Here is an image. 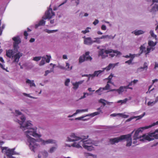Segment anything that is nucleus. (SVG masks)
Returning <instances> with one entry per match:
<instances>
[{"instance_id":"1","label":"nucleus","mask_w":158,"mask_h":158,"mask_svg":"<svg viewBox=\"0 0 158 158\" xmlns=\"http://www.w3.org/2000/svg\"><path fill=\"white\" fill-rule=\"evenodd\" d=\"M21 119L22 122L18 120L19 121L18 123L20 125V128L23 131L28 130L25 132L28 138V142L29 143V147L32 151L35 152V149L39 146V145L36 143L37 141L35 139L30 137L29 135H32L35 137L38 138L40 137L41 135L36 133L37 128L36 127L34 128L32 127V125L29 122V121H28L24 125H23V123L26 120L25 117L24 115L21 116Z\"/></svg>"},{"instance_id":"2","label":"nucleus","mask_w":158,"mask_h":158,"mask_svg":"<svg viewBox=\"0 0 158 158\" xmlns=\"http://www.w3.org/2000/svg\"><path fill=\"white\" fill-rule=\"evenodd\" d=\"M71 138L69 137H68V140L69 141H75L79 140L80 139H81L80 142H74L72 145V146L75 147L77 148H81L82 145L83 147H85L88 145H90L93 144V141L90 139H89L86 140H84L87 139L89 136H82L81 137H79L76 136L74 133H72L70 135Z\"/></svg>"},{"instance_id":"3","label":"nucleus","mask_w":158,"mask_h":158,"mask_svg":"<svg viewBox=\"0 0 158 158\" xmlns=\"http://www.w3.org/2000/svg\"><path fill=\"white\" fill-rule=\"evenodd\" d=\"M134 131H133L131 134L123 135L120 136L119 137L111 138L109 139V142L111 144H114L115 143H117L120 142L122 141L124 139H128L131 136V134H132Z\"/></svg>"},{"instance_id":"4","label":"nucleus","mask_w":158,"mask_h":158,"mask_svg":"<svg viewBox=\"0 0 158 158\" xmlns=\"http://www.w3.org/2000/svg\"><path fill=\"white\" fill-rule=\"evenodd\" d=\"M112 52L116 54L117 55L121 54L120 52L116 50H113L111 49L105 50L102 49L99 52L98 55L99 56H101L102 58H105L108 56L107 54Z\"/></svg>"},{"instance_id":"5","label":"nucleus","mask_w":158,"mask_h":158,"mask_svg":"<svg viewBox=\"0 0 158 158\" xmlns=\"http://www.w3.org/2000/svg\"><path fill=\"white\" fill-rule=\"evenodd\" d=\"M151 127V126H146L144 127L139 128L135 131L134 135L133 136V138H134L135 139H140L139 140L141 141H144L146 139H144L143 140H140V139H143L144 138L143 137V136H139V134L140 132H142L143 130L148 129Z\"/></svg>"},{"instance_id":"6","label":"nucleus","mask_w":158,"mask_h":158,"mask_svg":"<svg viewBox=\"0 0 158 158\" xmlns=\"http://www.w3.org/2000/svg\"><path fill=\"white\" fill-rule=\"evenodd\" d=\"M15 149V148L8 149V148L7 147H2V152H4V150L6 151L5 152L8 158H14L12 156L15 154L14 152Z\"/></svg>"},{"instance_id":"7","label":"nucleus","mask_w":158,"mask_h":158,"mask_svg":"<svg viewBox=\"0 0 158 158\" xmlns=\"http://www.w3.org/2000/svg\"><path fill=\"white\" fill-rule=\"evenodd\" d=\"M156 133L153 132L148 134V135H143V137L144 138L142 139H140V140H143L144 139L146 140L150 141L153 140L155 139H158V134H155Z\"/></svg>"},{"instance_id":"8","label":"nucleus","mask_w":158,"mask_h":158,"mask_svg":"<svg viewBox=\"0 0 158 158\" xmlns=\"http://www.w3.org/2000/svg\"><path fill=\"white\" fill-rule=\"evenodd\" d=\"M89 52H86L85 54L81 56L79 59V62L81 63L84 62L85 60L86 61H91L92 60V58L89 56Z\"/></svg>"},{"instance_id":"9","label":"nucleus","mask_w":158,"mask_h":158,"mask_svg":"<svg viewBox=\"0 0 158 158\" xmlns=\"http://www.w3.org/2000/svg\"><path fill=\"white\" fill-rule=\"evenodd\" d=\"M55 15V13L52 11V9L51 8H49L45 12V17H43V19H50Z\"/></svg>"},{"instance_id":"10","label":"nucleus","mask_w":158,"mask_h":158,"mask_svg":"<svg viewBox=\"0 0 158 158\" xmlns=\"http://www.w3.org/2000/svg\"><path fill=\"white\" fill-rule=\"evenodd\" d=\"M46 56L47 59H46L45 57L44 56L42 57V59L39 64L40 66H42L44 64H45V61L47 63H49L50 62L51 58V56L48 55H46Z\"/></svg>"},{"instance_id":"11","label":"nucleus","mask_w":158,"mask_h":158,"mask_svg":"<svg viewBox=\"0 0 158 158\" xmlns=\"http://www.w3.org/2000/svg\"><path fill=\"white\" fill-rule=\"evenodd\" d=\"M12 39L14 41L13 47L15 49L18 47V44L21 42L20 39L19 37H14Z\"/></svg>"},{"instance_id":"12","label":"nucleus","mask_w":158,"mask_h":158,"mask_svg":"<svg viewBox=\"0 0 158 158\" xmlns=\"http://www.w3.org/2000/svg\"><path fill=\"white\" fill-rule=\"evenodd\" d=\"M103 71L104 70H99L98 71H96L94 72V73L93 74H90L89 75H84L82 76L88 77V76L89 77H92L93 78L95 76H98L100 74L102 73Z\"/></svg>"},{"instance_id":"13","label":"nucleus","mask_w":158,"mask_h":158,"mask_svg":"<svg viewBox=\"0 0 158 158\" xmlns=\"http://www.w3.org/2000/svg\"><path fill=\"white\" fill-rule=\"evenodd\" d=\"M23 55V53L19 52L13 56L14 60L13 62L18 63L19 59Z\"/></svg>"},{"instance_id":"14","label":"nucleus","mask_w":158,"mask_h":158,"mask_svg":"<svg viewBox=\"0 0 158 158\" xmlns=\"http://www.w3.org/2000/svg\"><path fill=\"white\" fill-rule=\"evenodd\" d=\"M41 141L42 142V143L43 145H45L46 144L51 143H56V141L55 140H53L52 139H49L47 140H44L41 139Z\"/></svg>"},{"instance_id":"15","label":"nucleus","mask_w":158,"mask_h":158,"mask_svg":"<svg viewBox=\"0 0 158 158\" xmlns=\"http://www.w3.org/2000/svg\"><path fill=\"white\" fill-rule=\"evenodd\" d=\"M110 87V85H109V84L108 83H107L105 87L100 88L98 90L96 91V93H98L100 91L102 92L104 90H108L109 89Z\"/></svg>"},{"instance_id":"16","label":"nucleus","mask_w":158,"mask_h":158,"mask_svg":"<svg viewBox=\"0 0 158 158\" xmlns=\"http://www.w3.org/2000/svg\"><path fill=\"white\" fill-rule=\"evenodd\" d=\"M124 90L123 86H120L118 89H112L110 90L111 91H116L118 94H120Z\"/></svg>"},{"instance_id":"17","label":"nucleus","mask_w":158,"mask_h":158,"mask_svg":"<svg viewBox=\"0 0 158 158\" xmlns=\"http://www.w3.org/2000/svg\"><path fill=\"white\" fill-rule=\"evenodd\" d=\"M84 44L87 45H90L92 44L93 41H92L91 38L90 37H88L85 38L84 40Z\"/></svg>"},{"instance_id":"18","label":"nucleus","mask_w":158,"mask_h":158,"mask_svg":"<svg viewBox=\"0 0 158 158\" xmlns=\"http://www.w3.org/2000/svg\"><path fill=\"white\" fill-rule=\"evenodd\" d=\"M13 55L14 52L12 50H9L6 51V55L9 58L13 57Z\"/></svg>"},{"instance_id":"19","label":"nucleus","mask_w":158,"mask_h":158,"mask_svg":"<svg viewBox=\"0 0 158 158\" xmlns=\"http://www.w3.org/2000/svg\"><path fill=\"white\" fill-rule=\"evenodd\" d=\"M45 21L44 20V19H42L41 20L38 24L35 25V28H37L40 26L44 25L45 24Z\"/></svg>"},{"instance_id":"20","label":"nucleus","mask_w":158,"mask_h":158,"mask_svg":"<svg viewBox=\"0 0 158 158\" xmlns=\"http://www.w3.org/2000/svg\"><path fill=\"white\" fill-rule=\"evenodd\" d=\"M88 109H82V110H76V112L75 113L73 114L71 116H70V115L68 117H72V116H73L74 115L77 114H78V113H79V112H87L88 111Z\"/></svg>"},{"instance_id":"21","label":"nucleus","mask_w":158,"mask_h":158,"mask_svg":"<svg viewBox=\"0 0 158 158\" xmlns=\"http://www.w3.org/2000/svg\"><path fill=\"white\" fill-rule=\"evenodd\" d=\"M97 110L99 111H98L94 112L92 113L90 115L92 117H94L96 115L99 114L100 113H102V111L100 110V108H98L97 109Z\"/></svg>"},{"instance_id":"22","label":"nucleus","mask_w":158,"mask_h":158,"mask_svg":"<svg viewBox=\"0 0 158 158\" xmlns=\"http://www.w3.org/2000/svg\"><path fill=\"white\" fill-rule=\"evenodd\" d=\"M26 83L27 84H30V86L31 87L32 86H35V85L34 82V81H31L28 79H27L26 81Z\"/></svg>"},{"instance_id":"23","label":"nucleus","mask_w":158,"mask_h":158,"mask_svg":"<svg viewBox=\"0 0 158 158\" xmlns=\"http://www.w3.org/2000/svg\"><path fill=\"white\" fill-rule=\"evenodd\" d=\"M118 63L116 64H110L105 69H106L107 71L111 69V68H114Z\"/></svg>"},{"instance_id":"24","label":"nucleus","mask_w":158,"mask_h":158,"mask_svg":"<svg viewBox=\"0 0 158 158\" xmlns=\"http://www.w3.org/2000/svg\"><path fill=\"white\" fill-rule=\"evenodd\" d=\"M154 49V48H152L151 47L148 46L146 50H145L144 51V53H145V55L146 56L150 52L151 50L153 51Z\"/></svg>"},{"instance_id":"25","label":"nucleus","mask_w":158,"mask_h":158,"mask_svg":"<svg viewBox=\"0 0 158 158\" xmlns=\"http://www.w3.org/2000/svg\"><path fill=\"white\" fill-rule=\"evenodd\" d=\"M99 102L102 103L104 106L106 105V103L107 104H109L110 102L107 101L104 99H100L98 101Z\"/></svg>"},{"instance_id":"26","label":"nucleus","mask_w":158,"mask_h":158,"mask_svg":"<svg viewBox=\"0 0 158 158\" xmlns=\"http://www.w3.org/2000/svg\"><path fill=\"white\" fill-rule=\"evenodd\" d=\"M144 32L141 30H139L137 31H135L134 32L132 33H134L136 35H140L144 33Z\"/></svg>"},{"instance_id":"27","label":"nucleus","mask_w":158,"mask_h":158,"mask_svg":"<svg viewBox=\"0 0 158 158\" xmlns=\"http://www.w3.org/2000/svg\"><path fill=\"white\" fill-rule=\"evenodd\" d=\"M156 42H154L152 41H149L148 42V46L152 48L154 47L156 44Z\"/></svg>"},{"instance_id":"28","label":"nucleus","mask_w":158,"mask_h":158,"mask_svg":"<svg viewBox=\"0 0 158 158\" xmlns=\"http://www.w3.org/2000/svg\"><path fill=\"white\" fill-rule=\"evenodd\" d=\"M158 101V96L156 97L155 101H154V102L153 101L152 102H148V105L149 106H152L153 105V104H155V103H156Z\"/></svg>"},{"instance_id":"29","label":"nucleus","mask_w":158,"mask_h":158,"mask_svg":"<svg viewBox=\"0 0 158 158\" xmlns=\"http://www.w3.org/2000/svg\"><path fill=\"white\" fill-rule=\"evenodd\" d=\"M139 49L141 51L140 54L144 52V51L146 50V47L144 44L141 45L139 48Z\"/></svg>"},{"instance_id":"30","label":"nucleus","mask_w":158,"mask_h":158,"mask_svg":"<svg viewBox=\"0 0 158 158\" xmlns=\"http://www.w3.org/2000/svg\"><path fill=\"white\" fill-rule=\"evenodd\" d=\"M131 136L130 137V138H128L127 140L126 139L127 141V143L126 144L127 146L129 147V146H131V145L132 140H131Z\"/></svg>"},{"instance_id":"31","label":"nucleus","mask_w":158,"mask_h":158,"mask_svg":"<svg viewBox=\"0 0 158 158\" xmlns=\"http://www.w3.org/2000/svg\"><path fill=\"white\" fill-rule=\"evenodd\" d=\"M69 64L68 62H66V65L65 66V69L66 70H70L72 69V66L69 67Z\"/></svg>"},{"instance_id":"32","label":"nucleus","mask_w":158,"mask_h":158,"mask_svg":"<svg viewBox=\"0 0 158 158\" xmlns=\"http://www.w3.org/2000/svg\"><path fill=\"white\" fill-rule=\"evenodd\" d=\"M85 149H87L88 150L91 151L94 149V147L92 145H88L85 147H83Z\"/></svg>"},{"instance_id":"33","label":"nucleus","mask_w":158,"mask_h":158,"mask_svg":"<svg viewBox=\"0 0 158 158\" xmlns=\"http://www.w3.org/2000/svg\"><path fill=\"white\" fill-rule=\"evenodd\" d=\"M81 81L78 82H76L74 84H73V88L74 89H77L78 87L79 84H81Z\"/></svg>"},{"instance_id":"34","label":"nucleus","mask_w":158,"mask_h":158,"mask_svg":"<svg viewBox=\"0 0 158 158\" xmlns=\"http://www.w3.org/2000/svg\"><path fill=\"white\" fill-rule=\"evenodd\" d=\"M128 100V99L127 98H125L123 100H119L118 101L117 103H121L122 104L126 103Z\"/></svg>"},{"instance_id":"35","label":"nucleus","mask_w":158,"mask_h":158,"mask_svg":"<svg viewBox=\"0 0 158 158\" xmlns=\"http://www.w3.org/2000/svg\"><path fill=\"white\" fill-rule=\"evenodd\" d=\"M145 114V112H144L143 113L140 115L138 116H134V118H137V120H138L141 118L143 117Z\"/></svg>"},{"instance_id":"36","label":"nucleus","mask_w":158,"mask_h":158,"mask_svg":"<svg viewBox=\"0 0 158 158\" xmlns=\"http://www.w3.org/2000/svg\"><path fill=\"white\" fill-rule=\"evenodd\" d=\"M121 117L124 118H128L129 115H128L124 114L122 113H119L118 114Z\"/></svg>"},{"instance_id":"37","label":"nucleus","mask_w":158,"mask_h":158,"mask_svg":"<svg viewBox=\"0 0 158 158\" xmlns=\"http://www.w3.org/2000/svg\"><path fill=\"white\" fill-rule=\"evenodd\" d=\"M150 33L152 37L156 39L157 36L156 35L154 34L153 30H151L150 32Z\"/></svg>"},{"instance_id":"38","label":"nucleus","mask_w":158,"mask_h":158,"mask_svg":"<svg viewBox=\"0 0 158 158\" xmlns=\"http://www.w3.org/2000/svg\"><path fill=\"white\" fill-rule=\"evenodd\" d=\"M124 57L125 58H129L131 57V58H134L135 57V55L134 54H132L131 53L129 54V55H126L124 56Z\"/></svg>"},{"instance_id":"39","label":"nucleus","mask_w":158,"mask_h":158,"mask_svg":"<svg viewBox=\"0 0 158 158\" xmlns=\"http://www.w3.org/2000/svg\"><path fill=\"white\" fill-rule=\"evenodd\" d=\"M90 29V28L89 27H87L85 30L82 31L81 32L84 34H85L86 33H88L89 32V29Z\"/></svg>"},{"instance_id":"40","label":"nucleus","mask_w":158,"mask_h":158,"mask_svg":"<svg viewBox=\"0 0 158 158\" xmlns=\"http://www.w3.org/2000/svg\"><path fill=\"white\" fill-rule=\"evenodd\" d=\"M41 58L42 57L41 56H36L33 58V60L36 61H38L40 60Z\"/></svg>"},{"instance_id":"41","label":"nucleus","mask_w":158,"mask_h":158,"mask_svg":"<svg viewBox=\"0 0 158 158\" xmlns=\"http://www.w3.org/2000/svg\"><path fill=\"white\" fill-rule=\"evenodd\" d=\"M133 59L134 58H131L129 60L126 61L125 62V63L126 64H128L129 65L131 63Z\"/></svg>"},{"instance_id":"42","label":"nucleus","mask_w":158,"mask_h":158,"mask_svg":"<svg viewBox=\"0 0 158 158\" xmlns=\"http://www.w3.org/2000/svg\"><path fill=\"white\" fill-rule=\"evenodd\" d=\"M57 147H52L51 148L49 151V152L50 153H52L54 152V151L56 149Z\"/></svg>"},{"instance_id":"43","label":"nucleus","mask_w":158,"mask_h":158,"mask_svg":"<svg viewBox=\"0 0 158 158\" xmlns=\"http://www.w3.org/2000/svg\"><path fill=\"white\" fill-rule=\"evenodd\" d=\"M58 31L57 30H48L46 29V32L48 33H53L54 32L57 31Z\"/></svg>"},{"instance_id":"44","label":"nucleus","mask_w":158,"mask_h":158,"mask_svg":"<svg viewBox=\"0 0 158 158\" xmlns=\"http://www.w3.org/2000/svg\"><path fill=\"white\" fill-rule=\"evenodd\" d=\"M70 79H67L65 82V85L66 86H68V83L70 82Z\"/></svg>"},{"instance_id":"45","label":"nucleus","mask_w":158,"mask_h":158,"mask_svg":"<svg viewBox=\"0 0 158 158\" xmlns=\"http://www.w3.org/2000/svg\"><path fill=\"white\" fill-rule=\"evenodd\" d=\"M24 35L25 36V38L26 39H27V36L28 35V34L27 33V31H25L24 32Z\"/></svg>"},{"instance_id":"46","label":"nucleus","mask_w":158,"mask_h":158,"mask_svg":"<svg viewBox=\"0 0 158 158\" xmlns=\"http://www.w3.org/2000/svg\"><path fill=\"white\" fill-rule=\"evenodd\" d=\"M137 139H135L134 138H133V143L135 145H137L139 144L138 143H137L136 140Z\"/></svg>"},{"instance_id":"47","label":"nucleus","mask_w":158,"mask_h":158,"mask_svg":"<svg viewBox=\"0 0 158 158\" xmlns=\"http://www.w3.org/2000/svg\"><path fill=\"white\" fill-rule=\"evenodd\" d=\"M152 85H150L149 86L148 91L146 93H148V92H149L150 93L151 91H152V90H153L154 89V88H153L152 89L150 90V89L151 88V87H152Z\"/></svg>"},{"instance_id":"48","label":"nucleus","mask_w":158,"mask_h":158,"mask_svg":"<svg viewBox=\"0 0 158 158\" xmlns=\"http://www.w3.org/2000/svg\"><path fill=\"white\" fill-rule=\"evenodd\" d=\"M87 94V95H89V94L88 93H84V95L83 96L81 97L80 99H83L86 97L85 95Z\"/></svg>"},{"instance_id":"49","label":"nucleus","mask_w":158,"mask_h":158,"mask_svg":"<svg viewBox=\"0 0 158 158\" xmlns=\"http://www.w3.org/2000/svg\"><path fill=\"white\" fill-rule=\"evenodd\" d=\"M99 23V21L97 19H95V21L93 22V24L94 25H96L98 23Z\"/></svg>"},{"instance_id":"50","label":"nucleus","mask_w":158,"mask_h":158,"mask_svg":"<svg viewBox=\"0 0 158 158\" xmlns=\"http://www.w3.org/2000/svg\"><path fill=\"white\" fill-rule=\"evenodd\" d=\"M23 94L25 96L31 98H35L34 97H32V96L29 95V94H27L25 93H23Z\"/></svg>"},{"instance_id":"51","label":"nucleus","mask_w":158,"mask_h":158,"mask_svg":"<svg viewBox=\"0 0 158 158\" xmlns=\"http://www.w3.org/2000/svg\"><path fill=\"white\" fill-rule=\"evenodd\" d=\"M101 29L103 30H106V27L105 25H102L101 27Z\"/></svg>"},{"instance_id":"52","label":"nucleus","mask_w":158,"mask_h":158,"mask_svg":"<svg viewBox=\"0 0 158 158\" xmlns=\"http://www.w3.org/2000/svg\"><path fill=\"white\" fill-rule=\"evenodd\" d=\"M15 111L16 113L18 115H20L22 114L21 112L18 110H16Z\"/></svg>"},{"instance_id":"53","label":"nucleus","mask_w":158,"mask_h":158,"mask_svg":"<svg viewBox=\"0 0 158 158\" xmlns=\"http://www.w3.org/2000/svg\"><path fill=\"white\" fill-rule=\"evenodd\" d=\"M95 39H96V40L94 41V42H98V43H99L100 41L99 40L100 39V38H95Z\"/></svg>"},{"instance_id":"54","label":"nucleus","mask_w":158,"mask_h":158,"mask_svg":"<svg viewBox=\"0 0 158 158\" xmlns=\"http://www.w3.org/2000/svg\"><path fill=\"white\" fill-rule=\"evenodd\" d=\"M147 63H145L144 64L143 67L142 68L145 69H147Z\"/></svg>"},{"instance_id":"55","label":"nucleus","mask_w":158,"mask_h":158,"mask_svg":"<svg viewBox=\"0 0 158 158\" xmlns=\"http://www.w3.org/2000/svg\"><path fill=\"white\" fill-rule=\"evenodd\" d=\"M51 71L49 70H46L45 72V73L44 74V75L45 76H47L49 73H50Z\"/></svg>"},{"instance_id":"56","label":"nucleus","mask_w":158,"mask_h":158,"mask_svg":"<svg viewBox=\"0 0 158 158\" xmlns=\"http://www.w3.org/2000/svg\"><path fill=\"white\" fill-rule=\"evenodd\" d=\"M35 41V39L34 38H31L30 40H29V42H30V43H32V42H33Z\"/></svg>"},{"instance_id":"57","label":"nucleus","mask_w":158,"mask_h":158,"mask_svg":"<svg viewBox=\"0 0 158 158\" xmlns=\"http://www.w3.org/2000/svg\"><path fill=\"white\" fill-rule=\"evenodd\" d=\"M134 118H134V116H133V117H131L130 118L127 119V121H128V122L130 121H131L132 119H134Z\"/></svg>"},{"instance_id":"58","label":"nucleus","mask_w":158,"mask_h":158,"mask_svg":"<svg viewBox=\"0 0 158 158\" xmlns=\"http://www.w3.org/2000/svg\"><path fill=\"white\" fill-rule=\"evenodd\" d=\"M108 36V35H105L102 36L100 38V39H102L106 38Z\"/></svg>"},{"instance_id":"59","label":"nucleus","mask_w":158,"mask_h":158,"mask_svg":"<svg viewBox=\"0 0 158 158\" xmlns=\"http://www.w3.org/2000/svg\"><path fill=\"white\" fill-rule=\"evenodd\" d=\"M132 81L133 82V84L135 85L138 81V80H134Z\"/></svg>"},{"instance_id":"60","label":"nucleus","mask_w":158,"mask_h":158,"mask_svg":"<svg viewBox=\"0 0 158 158\" xmlns=\"http://www.w3.org/2000/svg\"><path fill=\"white\" fill-rule=\"evenodd\" d=\"M63 59H67V55H64L63 56Z\"/></svg>"},{"instance_id":"61","label":"nucleus","mask_w":158,"mask_h":158,"mask_svg":"<svg viewBox=\"0 0 158 158\" xmlns=\"http://www.w3.org/2000/svg\"><path fill=\"white\" fill-rule=\"evenodd\" d=\"M129 86H130V85H128L127 86H123V88H124V89H129Z\"/></svg>"},{"instance_id":"62","label":"nucleus","mask_w":158,"mask_h":158,"mask_svg":"<svg viewBox=\"0 0 158 158\" xmlns=\"http://www.w3.org/2000/svg\"><path fill=\"white\" fill-rule=\"evenodd\" d=\"M0 61L2 63L4 62V60L3 59V58L1 57H0Z\"/></svg>"},{"instance_id":"63","label":"nucleus","mask_w":158,"mask_h":158,"mask_svg":"<svg viewBox=\"0 0 158 158\" xmlns=\"http://www.w3.org/2000/svg\"><path fill=\"white\" fill-rule=\"evenodd\" d=\"M109 56H111V57H113L115 56V54L113 53H110Z\"/></svg>"},{"instance_id":"64","label":"nucleus","mask_w":158,"mask_h":158,"mask_svg":"<svg viewBox=\"0 0 158 158\" xmlns=\"http://www.w3.org/2000/svg\"><path fill=\"white\" fill-rule=\"evenodd\" d=\"M158 81L157 79H155L152 80V84H153L155 82H157Z\"/></svg>"}]
</instances>
